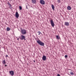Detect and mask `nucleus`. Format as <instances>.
I'll return each mask as SVG.
<instances>
[{
  "mask_svg": "<svg viewBox=\"0 0 76 76\" xmlns=\"http://www.w3.org/2000/svg\"><path fill=\"white\" fill-rule=\"evenodd\" d=\"M37 42L41 46H44V43L41 42L39 40L37 41Z\"/></svg>",
  "mask_w": 76,
  "mask_h": 76,
  "instance_id": "f257e3e1",
  "label": "nucleus"
},
{
  "mask_svg": "<svg viewBox=\"0 0 76 76\" xmlns=\"http://www.w3.org/2000/svg\"><path fill=\"white\" fill-rule=\"evenodd\" d=\"M21 32L22 35H25L26 34V31L25 30H21Z\"/></svg>",
  "mask_w": 76,
  "mask_h": 76,
  "instance_id": "f03ea898",
  "label": "nucleus"
},
{
  "mask_svg": "<svg viewBox=\"0 0 76 76\" xmlns=\"http://www.w3.org/2000/svg\"><path fill=\"white\" fill-rule=\"evenodd\" d=\"M20 39L21 40H23V39H24V40H26V39H25V36L23 35H21L20 37H19Z\"/></svg>",
  "mask_w": 76,
  "mask_h": 76,
  "instance_id": "7ed1b4c3",
  "label": "nucleus"
},
{
  "mask_svg": "<svg viewBox=\"0 0 76 76\" xmlns=\"http://www.w3.org/2000/svg\"><path fill=\"white\" fill-rule=\"evenodd\" d=\"M50 23L52 27H54V23L53 20H50Z\"/></svg>",
  "mask_w": 76,
  "mask_h": 76,
  "instance_id": "20e7f679",
  "label": "nucleus"
},
{
  "mask_svg": "<svg viewBox=\"0 0 76 76\" xmlns=\"http://www.w3.org/2000/svg\"><path fill=\"white\" fill-rule=\"evenodd\" d=\"M40 3L41 4H42L43 5L45 4V1L43 0H40Z\"/></svg>",
  "mask_w": 76,
  "mask_h": 76,
  "instance_id": "39448f33",
  "label": "nucleus"
},
{
  "mask_svg": "<svg viewBox=\"0 0 76 76\" xmlns=\"http://www.w3.org/2000/svg\"><path fill=\"white\" fill-rule=\"evenodd\" d=\"M19 16V14L18 13V12H16L15 13V17L17 18H18Z\"/></svg>",
  "mask_w": 76,
  "mask_h": 76,
  "instance_id": "423d86ee",
  "label": "nucleus"
},
{
  "mask_svg": "<svg viewBox=\"0 0 76 76\" xmlns=\"http://www.w3.org/2000/svg\"><path fill=\"white\" fill-rule=\"evenodd\" d=\"M9 73L12 76H13L14 75V72L13 71H9Z\"/></svg>",
  "mask_w": 76,
  "mask_h": 76,
  "instance_id": "0eeeda50",
  "label": "nucleus"
},
{
  "mask_svg": "<svg viewBox=\"0 0 76 76\" xmlns=\"http://www.w3.org/2000/svg\"><path fill=\"white\" fill-rule=\"evenodd\" d=\"M42 59L43 61H45V60H47L46 56H43Z\"/></svg>",
  "mask_w": 76,
  "mask_h": 76,
  "instance_id": "6e6552de",
  "label": "nucleus"
},
{
  "mask_svg": "<svg viewBox=\"0 0 76 76\" xmlns=\"http://www.w3.org/2000/svg\"><path fill=\"white\" fill-rule=\"evenodd\" d=\"M65 25H66V26H69V23L68 22H65Z\"/></svg>",
  "mask_w": 76,
  "mask_h": 76,
  "instance_id": "1a4fd4ad",
  "label": "nucleus"
},
{
  "mask_svg": "<svg viewBox=\"0 0 76 76\" xmlns=\"http://www.w3.org/2000/svg\"><path fill=\"white\" fill-rule=\"evenodd\" d=\"M6 64V60H4L2 61V64H4V65L5 64Z\"/></svg>",
  "mask_w": 76,
  "mask_h": 76,
  "instance_id": "9d476101",
  "label": "nucleus"
},
{
  "mask_svg": "<svg viewBox=\"0 0 76 76\" xmlns=\"http://www.w3.org/2000/svg\"><path fill=\"white\" fill-rule=\"evenodd\" d=\"M67 9L68 10H71V9H72V8H71V7H70V6H68L67 7Z\"/></svg>",
  "mask_w": 76,
  "mask_h": 76,
  "instance_id": "9b49d317",
  "label": "nucleus"
},
{
  "mask_svg": "<svg viewBox=\"0 0 76 76\" xmlns=\"http://www.w3.org/2000/svg\"><path fill=\"white\" fill-rule=\"evenodd\" d=\"M31 1L32 3H34V4L36 3V0H32Z\"/></svg>",
  "mask_w": 76,
  "mask_h": 76,
  "instance_id": "f8f14e48",
  "label": "nucleus"
},
{
  "mask_svg": "<svg viewBox=\"0 0 76 76\" xmlns=\"http://www.w3.org/2000/svg\"><path fill=\"white\" fill-rule=\"evenodd\" d=\"M52 9H53V10H55V9H54L55 7L54 6V5L52 4Z\"/></svg>",
  "mask_w": 76,
  "mask_h": 76,
  "instance_id": "ddd939ff",
  "label": "nucleus"
},
{
  "mask_svg": "<svg viewBox=\"0 0 76 76\" xmlns=\"http://www.w3.org/2000/svg\"><path fill=\"white\" fill-rule=\"evenodd\" d=\"M69 73L70 75H74V73L73 72H70Z\"/></svg>",
  "mask_w": 76,
  "mask_h": 76,
  "instance_id": "4468645a",
  "label": "nucleus"
},
{
  "mask_svg": "<svg viewBox=\"0 0 76 76\" xmlns=\"http://www.w3.org/2000/svg\"><path fill=\"white\" fill-rule=\"evenodd\" d=\"M7 31H9L10 30V28L9 27H7Z\"/></svg>",
  "mask_w": 76,
  "mask_h": 76,
  "instance_id": "2eb2a0df",
  "label": "nucleus"
},
{
  "mask_svg": "<svg viewBox=\"0 0 76 76\" xmlns=\"http://www.w3.org/2000/svg\"><path fill=\"white\" fill-rule=\"evenodd\" d=\"M7 4L9 6H10V7H11L12 6V5H11V4L9 3V2L7 3Z\"/></svg>",
  "mask_w": 76,
  "mask_h": 76,
  "instance_id": "dca6fc26",
  "label": "nucleus"
},
{
  "mask_svg": "<svg viewBox=\"0 0 76 76\" xmlns=\"http://www.w3.org/2000/svg\"><path fill=\"white\" fill-rule=\"evenodd\" d=\"M37 33H38V35H39L41 34H42V33H41V32L40 31H38L37 32Z\"/></svg>",
  "mask_w": 76,
  "mask_h": 76,
  "instance_id": "f3484780",
  "label": "nucleus"
},
{
  "mask_svg": "<svg viewBox=\"0 0 76 76\" xmlns=\"http://www.w3.org/2000/svg\"><path fill=\"white\" fill-rule=\"evenodd\" d=\"M19 8L20 10H22V7H21V6H19Z\"/></svg>",
  "mask_w": 76,
  "mask_h": 76,
  "instance_id": "a211bd4d",
  "label": "nucleus"
},
{
  "mask_svg": "<svg viewBox=\"0 0 76 76\" xmlns=\"http://www.w3.org/2000/svg\"><path fill=\"white\" fill-rule=\"evenodd\" d=\"M57 39H59V38H58V36H56V37Z\"/></svg>",
  "mask_w": 76,
  "mask_h": 76,
  "instance_id": "6ab92c4d",
  "label": "nucleus"
},
{
  "mask_svg": "<svg viewBox=\"0 0 76 76\" xmlns=\"http://www.w3.org/2000/svg\"><path fill=\"white\" fill-rule=\"evenodd\" d=\"M57 1L58 2V3H60V0H58Z\"/></svg>",
  "mask_w": 76,
  "mask_h": 76,
  "instance_id": "aec40b11",
  "label": "nucleus"
},
{
  "mask_svg": "<svg viewBox=\"0 0 76 76\" xmlns=\"http://www.w3.org/2000/svg\"><path fill=\"white\" fill-rule=\"evenodd\" d=\"M67 57H68L67 55H65V58H67Z\"/></svg>",
  "mask_w": 76,
  "mask_h": 76,
  "instance_id": "412c9836",
  "label": "nucleus"
},
{
  "mask_svg": "<svg viewBox=\"0 0 76 76\" xmlns=\"http://www.w3.org/2000/svg\"><path fill=\"white\" fill-rule=\"evenodd\" d=\"M6 58H7V57H8V55H6Z\"/></svg>",
  "mask_w": 76,
  "mask_h": 76,
  "instance_id": "4be33fe9",
  "label": "nucleus"
},
{
  "mask_svg": "<svg viewBox=\"0 0 76 76\" xmlns=\"http://www.w3.org/2000/svg\"><path fill=\"white\" fill-rule=\"evenodd\" d=\"M57 76H60V74H58L57 75Z\"/></svg>",
  "mask_w": 76,
  "mask_h": 76,
  "instance_id": "5701e85b",
  "label": "nucleus"
},
{
  "mask_svg": "<svg viewBox=\"0 0 76 76\" xmlns=\"http://www.w3.org/2000/svg\"><path fill=\"white\" fill-rule=\"evenodd\" d=\"M7 66V65H6V64L5 65V67H6Z\"/></svg>",
  "mask_w": 76,
  "mask_h": 76,
  "instance_id": "b1692460",
  "label": "nucleus"
},
{
  "mask_svg": "<svg viewBox=\"0 0 76 76\" xmlns=\"http://www.w3.org/2000/svg\"><path fill=\"white\" fill-rule=\"evenodd\" d=\"M34 63H35V61L34 60Z\"/></svg>",
  "mask_w": 76,
  "mask_h": 76,
  "instance_id": "393cba45",
  "label": "nucleus"
},
{
  "mask_svg": "<svg viewBox=\"0 0 76 76\" xmlns=\"http://www.w3.org/2000/svg\"><path fill=\"white\" fill-rule=\"evenodd\" d=\"M26 9H28L27 7V6H26Z\"/></svg>",
  "mask_w": 76,
  "mask_h": 76,
  "instance_id": "a878e982",
  "label": "nucleus"
},
{
  "mask_svg": "<svg viewBox=\"0 0 76 76\" xmlns=\"http://www.w3.org/2000/svg\"><path fill=\"white\" fill-rule=\"evenodd\" d=\"M19 38H18L17 39V40H19Z\"/></svg>",
  "mask_w": 76,
  "mask_h": 76,
  "instance_id": "bb28decb",
  "label": "nucleus"
},
{
  "mask_svg": "<svg viewBox=\"0 0 76 76\" xmlns=\"http://www.w3.org/2000/svg\"><path fill=\"white\" fill-rule=\"evenodd\" d=\"M69 70H71V69H69Z\"/></svg>",
  "mask_w": 76,
  "mask_h": 76,
  "instance_id": "cd10ccee",
  "label": "nucleus"
},
{
  "mask_svg": "<svg viewBox=\"0 0 76 76\" xmlns=\"http://www.w3.org/2000/svg\"><path fill=\"white\" fill-rule=\"evenodd\" d=\"M11 0V1H12V0Z\"/></svg>",
  "mask_w": 76,
  "mask_h": 76,
  "instance_id": "c85d7f7f",
  "label": "nucleus"
}]
</instances>
